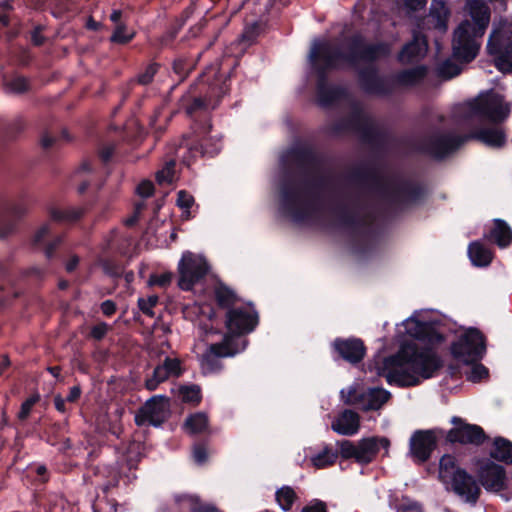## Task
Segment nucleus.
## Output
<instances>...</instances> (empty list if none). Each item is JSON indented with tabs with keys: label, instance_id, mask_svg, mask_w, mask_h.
Segmentation results:
<instances>
[{
	"label": "nucleus",
	"instance_id": "1",
	"mask_svg": "<svg viewBox=\"0 0 512 512\" xmlns=\"http://www.w3.org/2000/svg\"><path fill=\"white\" fill-rule=\"evenodd\" d=\"M348 49L349 53L346 54L328 40L314 41L309 56L311 62L316 65L319 76L318 103L324 108L342 104L350 106L352 114L349 120L337 127V130L353 131L363 142L377 144L385 137L379 125L364 112L362 106L353 100L345 88L328 85L325 73L327 70L340 68L344 63H372L386 58L392 51V45L384 41L368 43L361 33H356L348 39Z\"/></svg>",
	"mask_w": 512,
	"mask_h": 512
},
{
	"label": "nucleus",
	"instance_id": "2",
	"mask_svg": "<svg viewBox=\"0 0 512 512\" xmlns=\"http://www.w3.org/2000/svg\"><path fill=\"white\" fill-rule=\"evenodd\" d=\"M441 366L442 361L432 348L404 343L397 353L383 360L378 374L390 385L411 387L431 378Z\"/></svg>",
	"mask_w": 512,
	"mask_h": 512
},
{
	"label": "nucleus",
	"instance_id": "3",
	"mask_svg": "<svg viewBox=\"0 0 512 512\" xmlns=\"http://www.w3.org/2000/svg\"><path fill=\"white\" fill-rule=\"evenodd\" d=\"M466 8L472 21L464 20L454 31L453 57L469 63L477 56L481 40L490 23V8L482 0H467Z\"/></svg>",
	"mask_w": 512,
	"mask_h": 512
},
{
	"label": "nucleus",
	"instance_id": "4",
	"mask_svg": "<svg viewBox=\"0 0 512 512\" xmlns=\"http://www.w3.org/2000/svg\"><path fill=\"white\" fill-rule=\"evenodd\" d=\"M469 140L479 141L489 147L501 148L506 143V133L501 126L497 125L474 129L464 136L437 132L421 142L417 150L436 159H442Z\"/></svg>",
	"mask_w": 512,
	"mask_h": 512
},
{
	"label": "nucleus",
	"instance_id": "5",
	"mask_svg": "<svg viewBox=\"0 0 512 512\" xmlns=\"http://www.w3.org/2000/svg\"><path fill=\"white\" fill-rule=\"evenodd\" d=\"M356 179L383 199L394 204L413 203L422 195V189L417 185L396 177L386 176L370 166L359 169Z\"/></svg>",
	"mask_w": 512,
	"mask_h": 512
},
{
	"label": "nucleus",
	"instance_id": "6",
	"mask_svg": "<svg viewBox=\"0 0 512 512\" xmlns=\"http://www.w3.org/2000/svg\"><path fill=\"white\" fill-rule=\"evenodd\" d=\"M511 112V104L492 90L480 93L476 98L462 104L457 113L461 122L470 126L479 120H488L498 124L506 120Z\"/></svg>",
	"mask_w": 512,
	"mask_h": 512
},
{
	"label": "nucleus",
	"instance_id": "7",
	"mask_svg": "<svg viewBox=\"0 0 512 512\" xmlns=\"http://www.w3.org/2000/svg\"><path fill=\"white\" fill-rule=\"evenodd\" d=\"M212 125L209 120L202 124L195 123L188 135H183L178 141L176 147V156L186 166L193 164L202 156L213 157L217 155L221 148V139L216 136H210Z\"/></svg>",
	"mask_w": 512,
	"mask_h": 512
},
{
	"label": "nucleus",
	"instance_id": "8",
	"mask_svg": "<svg viewBox=\"0 0 512 512\" xmlns=\"http://www.w3.org/2000/svg\"><path fill=\"white\" fill-rule=\"evenodd\" d=\"M337 447L340 448V457L344 460L354 459L361 465H367L374 461L381 449L388 454L390 441L386 437H367L357 442L350 440L337 441Z\"/></svg>",
	"mask_w": 512,
	"mask_h": 512
},
{
	"label": "nucleus",
	"instance_id": "9",
	"mask_svg": "<svg viewBox=\"0 0 512 512\" xmlns=\"http://www.w3.org/2000/svg\"><path fill=\"white\" fill-rule=\"evenodd\" d=\"M487 50L499 71L512 72V22H499L490 34Z\"/></svg>",
	"mask_w": 512,
	"mask_h": 512
},
{
	"label": "nucleus",
	"instance_id": "10",
	"mask_svg": "<svg viewBox=\"0 0 512 512\" xmlns=\"http://www.w3.org/2000/svg\"><path fill=\"white\" fill-rule=\"evenodd\" d=\"M454 358L464 363H475L486 353V339L483 333L476 328H469L451 345Z\"/></svg>",
	"mask_w": 512,
	"mask_h": 512
},
{
	"label": "nucleus",
	"instance_id": "11",
	"mask_svg": "<svg viewBox=\"0 0 512 512\" xmlns=\"http://www.w3.org/2000/svg\"><path fill=\"white\" fill-rule=\"evenodd\" d=\"M207 260L191 251H185L178 263V286L184 291H190L208 273Z\"/></svg>",
	"mask_w": 512,
	"mask_h": 512
},
{
	"label": "nucleus",
	"instance_id": "12",
	"mask_svg": "<svg viewBox=\"0 0 512 512\" xmlns=\"http://www.w3.org/2000/svg\"><path fill=\"white\" fill-rule=\"evenodd\" d=\"M257 324L258 315L252 306L232 307L226 313V335L234 339V345H238L237 336L252 332Z\"/></svg>",
	"mask_w": 512,
	"mask_h": 512
},
{
	"label": "nucleus",
	"instance_id": "13",
	"mask_svg": "<svg viewBox=\"0 0 512 512\" xmlns=\"http://www.w3.org/2000/svg\"><path fill=\"white\" fill-rule=\"evenodd\" d=\"M245 346L239 348L234 345V339L225 335L220 343L211 344L201 355L199 361L204 374L219 372L222 369L221 358L231 357L243 350Z\"/></svg>",
	"mask_w": 512,
	"mask_h": 512
},
{
	"label": "nucleus",
	"instance_id": "14",
	"mask_svg": "<svg viewBox=\"0 0 512 512\" xmlns=\"http://www.w3.org/2000/svg\"><path fill=\"white\" fill-rule=\"evenodd\" d=\"M169 414L168 398L162 395L153 396L136 412L135 423L140 427L146 425L159 427L167 420Z\"/></svg>",
	"mask_w": 512,
	"mask_h": 512
},
{
	"label": "nucleus",
	"instance_id": "15",
	"mask_svg": "<svg viewBox=\"0 0 512 512\" xmlns=\"http://www.w3.org/2000/svg\"><path fill=\"white\" fill-rule=\"evenodd\" d=\"M391 398V393L384 388H368L358 391L356 388H349L345 403L357 405L363 411L379 410Z\"/></svg>",
	"mask_w": 512,
	"mask_h": 512
},
{
	"label": "nucleus",
	"instance_id": "16",
	"mask_svg": "<svg viewBox=\"0 0 512 512\" xmlns=\"http://www.w3.org/2000/svg\"><path fill=\"white\" fill-rule=\"evenodd\" d=\"M436 446V430H417L409 441V455L415 463L423 464L429 460Z\"/></svg>",
	"mask_w": 512,
	"mask_h": 512
},
{
	"label": "nucleus",
	"instance_id": "17",
	"mask_svg": "<svg viewBox=\"0 0 512 512\" xmlns=\"http://www.w3.org/2000/svg\"><path fill=\"white\" fill-rule=\"evenodd\" d=\"M455 426L447 433L450 443L472 444L479 446L484 443L486 435L482 427L466 423L460 417H453L451 421Z\"/></svg>",
	"mask_w": 512,
	"mask_h": 512
},
{
	"label": "nucleus",
	"instance_id": "18",
	"mask_svg": "<svg viewBox=\"0 0 512 512\" xmlns=\"http://www.w3.org/2000/svg\"><path fill=\"white\" fill-rule=\"evenodd\" d=\"M282 203L285 209L291 212L296 222L304 221L310 210L306 202L304 191L298 184H286L282 189Z\"/></svg>",
	"mask_w": 512,
	"mask_h": 512
},
{
	"label": "nucleus",
	"instance_id": "19",
	"mask_svg": "<svg viewBox=\"0 0 512 512\" xmlns=\"http://www.w3.org/2000/svg\"><path fill=\"white\" fill-rule=\"evenodd\" d=\"M478 477L487 491L499 492L506 488L505 468L491 460H484L480 463Z\"/></svg>",
	"mask_w": 512,
	"mask_h": 512
},
{
	"label": "nucleus",
	"instance_id": "20",
	"mask_svg": "<svg viewBox=\"0 0 512 512\" xmlns=\"http://www.w3.org/2000/svg\"><path fill=\"white\" fill-rule=\"evenodd\" d=\"M182 373L181 360L176 357H166L161 364L154 368L152 375L145 380V388L154 391L161 383L169 378H178Z\"/></svg>",
	"mask_w": 512,
	"mask_h": 512
},
{
	"label": "nucleus",
	"instance_id": "21",
	"mask_svg": "<svg viewBox=\"0 0 512 512\" xmlns=\"http://www.w3.org/2000/svg\"><path fill=\"white\" fill-rule=\"evenodd\" d=\"M305 452V460L311 467L318 470L333 466L340 456V448L336 449L329 444H323L319 448L309 447Z\"/></svg>",
	"mask_w": 512,
	"mask_h": 512
},
{
	"label": "nucleus",
	"instance_id": "22",
	"mask_svg": "<svg viewBox=\"0 0 512 512\" xmlns=\"http://www.w3.org/2000/svg\"><path fill=\"white\" fill-rule=\"evenodd\" d=\"M359 83L362 90L368 94L384 96L392 92L391 83L377 74L374 68H364L359 71Z\"/></svg>",
	"mask_w": 512,
	"mask_h": 512
},
{
	"label": "nucleus",
	"instance_id": "23",
	"mask_svg": "<svg viewBox=\"0 0 512 512\" xmlns=\"http://www.w3.org/2000/svg\"><path fill=\"white\" fill-rule=\"evenodd\" d=\"M451 483L452 490L461 497L465 502L475 504L480 495V488L473 476L465 470L458 472Z\"/></svg>",
	"mask_w": 512,
	"mask_h": 512
},
{
	"label": "nucleus",
	"instance_id": "24",
	"mask_svg": "<svg viewBox=\"0 0 512 512\" xmlns=\"http://www.w3.org/2000/svg\"><path fill=\"white\" fill-rule=\"evenodd\" d=\"M428 51L426 36L418 31H413V38L405 44L398 54V61L401 64H412L420 61Z\"/></svg>",
	"mask_w": 512,
	"mask_h": 512
},
{
	"label": "nucleus",
	"instance_id": "25",
	"mask_svg": "<svg viewBox=\"0 0 512 512\" xmlns=\"http://www.w3.org/2000/svg\"><path fill=\"white\" fill-rule=\"evenodd\" d=\"M333 347L339 356L351 364H357L363 360L366 354V347L362 340L357 338H337Z\"/></svg>",
	"mask_w": 512,
	"mask_h": 512
},
{
	"label": "nucleus",
	"instance_id": "26",
	"mask_svg": "<svg viewBox=\"0 0 512 512\" xmlns=\"http://www.w3.org/2000/svg\"><path fill=\"white\" fill-rule=\"evenodd\" d=\"M331 428L339 435L353 436L359 431L360 417L356 412L346 409L332 422Z\"/></svg>",
	"mask_w": 512,
	"mask_h": 512
},
{
	"label": "nucleus",
	"instance_id": "27",
	"mask_svg": "<svg viewBox=\"0 0 512 512\" xmlns=\"http://www.w3.org/2000/svg\"><path fill=\"white\" fill-rule=\"evenodd\" d=\"M214 91L212 88L211 92ZM219 102V99L213 100L212 93H209L205 98L184 95L181 99V106L185 108L186 114L190 117L194 116L198 112L206 111L208 109H214Z\"/></svg>",
	"mask_w": 512,
	"mask_h": 512
},
{
	"label": "nucleus",
	"instance_id": "28",
	"mask_svg": "<svg viewBox=\"0 0 512 512\" xmlns=\"http://www.w3.org/2000/svg\"><path fill=\"white\" fill-rule=\"evenodd\" d=\"M450 11L443 0H433L428 16L429 24L440 33H445Z\"/></svg>",
	"mask_w": 512,
	"mask_h": 512
},
{
	"label": "nucleus",
	"instance_id": "29",
	"mask_svg": "<svg viewBox=\"0 0 512 512\" xmlns=\"http://www.w3.org/2000/svg\"><path fill=\"white\" fill-rule=\"evenodd\" d=\"M428 69L424 65H419L410 69H405L394 76V82L400 86L411 87L420 83L427 75Z\"/></svg>",
	"mask_w": 512,
	"mask_h": 512
},
{
	"label": "nucleus",
	"instance_id": "30",
	"mask_svg": "<svg viewBox=\"0 0 512 512\" xmlns=\"http://www.w3.org/2000/svg\"><path fill=\"white\" fill-rule=\"evenodd\" d=\"M489 239L499 247L505 248L512 241V231L508 224L501 219L494 220L493 228L490 231Z\"/></svg>",
	"mask_w": 512,
	"mask_h": 512
},
{
	"label": "nucleus",
	"instance_id": "31",
	"mask_svg": "<svg viewBox=\"0 0 512 512\" xmlns=\"http://www.w3.org/2000/svg\"><path fill=\"white\" fill-rule=\"evenodd\" d=\"M468 256L473 265L478 267L488 266L492 261V252L479 241L470 243L468 246Z\"/></svg>",
	"mask_w": 512,
	"mask_h": 512
},
{
	"label": "nucleus",
	"instance_id": "32",
	"mask_svg": "<svg viewBox=\"0 0 512 512\" xmlns=\"http://www.w3.org/2000/svg\"><path fill=\"white\" fill-rule=\"evenodd\" d=\"M490 456L499 462L512 464V443L503 437L495 438Z\"/></svg>",
	"mask_w": 512,
	"mask_h": 512
},
{
	"label": "nucleus",
	"instance_id": "33",
	"mask_svg": "<svg viewBox=\"0 0 512 512\" xmlns=\"http://www.w3.org/2000/svg\"><path fill=\"white\" fill-rule=\"evenodd\" d=\"M457 466L456 458L452 455H443L439 462V477L443 482L449 483L453 478L456 477L458 472H462Z\"/></svg>",
	"mask_w": 512,
	"mask_h": 512
},
{
	"label": "nucleus",
	"instance_id": "34",
	"mask_svg": "<svg viewBox=\"0 0 512 512\" xmlns=\"http://www.w3.org/2000/svg\"><path fill=\"white\" fill-rule=\"evenodd\" d=\"M406 333L415 339L426 340L430 336L432 329L431 325L425 322H421L415 318H408L403 322Z\"/></svg>",
	"mask_w": 512,
	"mask_h": 512
},
{
	"label": "nucleus",
	"instance_id": "35",
	"mask_svg": "<svg viewBox=\"0 0 512 512\" xmlns=\"http://www.w3.org/2000/svg\"><path fill=\"white\" fill-rule=\"evenodd\" d=\"M208 424V416L203 412H197L186 418L184 427L190 434H199L208 429Z\"/></svg>",
	"mask_w": 512,
	"mask_h": 512
},
{
	"label": "nucleus",
	"instance_id": "36",
	"mask_svg": "<svg viewBox=\"0 0 512 512\" xmlns=\"http://www.w3.org/2000/svg\"><path fill=\"white\" fill-rule=\"evenodd\" d=\"M83 215V209L77 207L68 208H52L50 216L53 220L62 223H72L78 220Z\"/></svg>",
	"mask_w": 512,
	"mask_h": 512
},
{
	"label": "nucleus",
	"instance_id": "37",
	"mask_svg": "<svg viewBox=\"0 0 512 512\" xmlns=\"http://www.w3.org/2000/svg\"><path fill=\"white\" fill-rule=\"evenodd\" d=\"M177 146H178V142L173 144V146L171 147V149H173V156L170 157L166 161L164 167L161 170L157 171V173H156V180L159 184L171 183L173 180L175 163L177 160L181 161L176 156V147Z\"/></svg>",
	"mask_w": 512,
	"mask_h": 512
},
{
	"label": "nucleus",
	"instance_id": "38",
	"mask_svg": "<svg viewBox=\"0 0 512 512\" xmlns=\"http://www.w3.org/2000/svg\"><path fill=\"white\" fill-rule=\"evenodd\" d=\"M296 498V493L290 486H283L276 492V501L284 511L291 509Z\"/></svg>",
	"mask_w": 512,
	"mask_h": 512
},
{
	"label": "nucleus",
	"instance_id": "39",
	"mask_svg": "<svg viewBox=\"0 0 512 512\" xmlns=\"http://www.w3.org/2000/svg\"><path fill=\"white\" fill-rule=\"evenodd\" d=\"M436 73L439 78L449 80L461 73V67L452 60L447 59L437 66Z\"/></svg>",
	"mask_w": 512,
	"mask_h": 512
},
{
	"label": "nucleus",
	"instance_id": "40",
	"mask_svg": "<svg viewBox=\"0 0 512 512\" xmlns=\"http://www.w3.org/2000/svg\"><path fill=\"white\" fill-rule=\"evenodd\" d=\"M215 299L217 304L223 308H229L236 300L234 292L224 285H219L215 288Z\"/></svg>",
	"mask_w": 512,
	"mask_h": 512
},
{
	"label": "nucleus",
	"instance_id": "41",
	"mask_svg": "<svg viewBox=\"0 0 512 512\" xmlns=\"http://www.w3.org/2000/svg\"><path fill=\"white\" fill-rule=\"evenodd\" d=\"M135 36L134 32H129L125 24H118L110 37V41L117 44H126Z\"/></svg>",
	"mask_w": 512,
	"mask_h": 512
},
{
	"label": "nucleus",
	"instance_id": "42",
	"mask_svg": "<svg viewBox=\"0 0 512 512\" xmlns=\"http://www.w3.org/2000/svg\"><path fill=\"white\" fill-rule=\"evenodd\" d=\"M180 393L184 402L198 404L201 401V389L198 385L183 386Z\"/></svg>",
	"mask_w": 512,
	"mask_h": 512
},
{
	"label": "nucleus",
	"instance_id": "43",
	"mask_svg": "<svg viewBox=\"0 0 512 512\" xmlns=\"http://www.w3.org/2000/svg\"><path fill=\"white\" fill-rule=\"evenodd\" d=\"M4 86L7 92L22 93L28 89L29 84L26 78L18 76L5 81Z\"/></svg>",
	"mask_w": 512,
	"mask_h": 512
},
{
	"label": "nucleus",
	"instance_id": "44",
	"mask_svg": "<svg viewBox=\"0 0 512 512\" xmlns=\"http://www.w3.org/2000/svg\"><path fill=\"white\" fill-rule=\"evenodd\" d=\"M159 298L157 295H150L147 298L138 299V307L141 312L149 317L154 316L153 308L157 305Z\"/></svg>",
	"mask_w": 512,
	"mask_h": 512
},
{
	"label": "nucleus",
	"instance_id": "45",
	"mask_svg": "<svg viewBox=\"0 0 512 512\" xmlns=\"http://www.w3.org/2000/svg\"><path fill=\"white\" fill-rule=\"evenodd\" d=\"M259 30H260V26L257 22H253V23L247 25L241 34V37H240L241 42L250 45L258 36Z\"/></svg>",
	"mask_w": 512,
	"mask_h": 512
},
{
	"label": "nucleus",
	"instance_id": "46",
	"mask_svg": "<svg viewBox=\"0 0 512 512\" xmlns=\"http://www.w3.org/2000/svg\"><path fill=\"white\" fill-rule=\"evenodd\" d=\"M40 400V395L39 394H34L32 396H30L29 398H27L22 404H21V408H20V411L18 413V418L20 420H26L28 418V416L30 415L31 413V410L33 408V406Z\"/></svg>",
	"mask_w": 512,
	"mask_h": 512
},
{
	"label": "nucleus",
	"instance_id": "47",
	"mask_svg": "<svg viewBox=\"0 0 512 512\" xmlns=\"http://www.w3.org/2000/svg\"><path fill=\"white\" fill-rule=\"evenodd\" d=\"M488 375L487 368L482 364H475L471 367L469 373H467L466 378L472 382H478L485 378Z\"/></svg>",
	"mask_w": 512,
	"mask_h": 512
},
{
	"label": "nucleus",
	"instance_id": "48",
	"mask_svg": "<svg viewBox=\"0 0 512 512\" xmlns=\"http://www.w3.org/2000/svg\"><path fill=\"white\" fill-rule=\"evenodd\" d=\"M158 70L157 64H150L146 67L145 71L138 76V82L140 84H149Z\"/></svg>",
	"mask_w": 512,
	"mask_h": 512
},
{
	"label": "nucleus",
	"instance_id": "49",
	"mask_svg": "<svg viewBox=\"0 0 512 512\" xmlns=\"http://www.w3.org/2000/svg\"><path fill=\"white\" fill-rule=\"evenodd\" d=\"M110 327L107 323L101 322L91 328L90 335L93 339L102 340L108 333Z\"/></svg>",
	"mask_w": 512,
	"mask_h": 512
},
{
	"label": "nucleus",
	"instance_id": "50",
	"mask_svg": "<svg viewBox=\"0 0 512 512\" xmlns=\"http://www.w3.org/2000/svg\"><path fill=\"white\" fill-rule=\"evenodd\" d=\"M172 281V274L171 273H163L160 275H151L149 278V284L150 285H156L160 287H166L168 286Z\"/></svg>",
	"mask_w": 512,
	"mask_h": 512
},
{
	"label": "nucleus",
	"instance_id": "51",
	"mask_svg": "<svg viewBox=\"0 0 512 512\" xmlns=\"http://www.w3.org/2000/svg\"><path fill=\"white\" fill-rule=\"evenodd\" d=\"M153 192L154 184L149 180H143L136 188V193L143 198L152 196Z\"/></svg>",
	"mask_w": 512,
	"mask_h": 512
},
{
	"label": "nucleus",
	"instance_id": "52",
	"mask_svg": "<svg viewBox=\"0 0 512 512\" xmlns=\"http://www.w3.org/2000/svg\"><path fill=\"white\" fill-rule=\"evenodd\" d=\"M12 6L9 2V0H5L3 2H0V27L1 26H7L9 23V12L11 11Z\"/></svg>",
	"mask_w": 512,
	"mask_h": 512
},
{
	"label": "nucleus",
	"instance_id": "53",
	"mask_svg": "<svg viewBox=\"0 0 512 512\" xmlns=\"http://www.w3.org/2000/svg\"><path fill=\"white\" fill-rule=\"evenodd\" d=\"M301 512H328V510L326 504L323 501L314 500L303 507Z\"/></svg>",
	"mask_w": 512,
	"mask_h": 512
},
{
	"label": "nucleus",
	"instance_id": "54",
	"mask_svg": "<svg viewBox=\"0 0 512 512\" xmlns=\"http://www.w3.org/2000/svg\"><path fill=\"white\" fill-rule=\"evenodd\" d=\"M193 202V197L186 191L182 190L178 192L177 204L179 207L189 209L193 205Z\"/></svg>",
	"mask_w": 512,
	"mask_h": 512
},
{
	"label": "nucleus",
	"instance_id": "55",
	"mask_svg": "<svg viewBox=\"0 0 512 512\" xmlns=\"http://www.w3.org/2000/svg\"><path fill=\"white\" fill-rule=\"evenodd\" d=\"M174 499H175V502L178 504H182L183 502H188L190 509L192 506H196L199 504V498L194 495L179 494V495H175Z\"/></svg>",
	"mask_w": 512,
	"mask_h": 512
},
{
	"label": "nucleus",
	"instance_id": "56",
	"mask_svg": "<svg viewBox=\"0 0 512 512\" xmlns=\"http://www.w3.org/2000/svg\"><path fill=\"white\" fill-rule=\"evenodd\" d=\"M427 0H404V6L409 11H418L424 9Z\"/></svg>",
	"mask_w": 512,
	"mask_h": 512
},
{
	"label": "nucleus",
	"instance_id": "57",
	"mask_svg": "<svg viewBox=\"0 0 512 512\" xmlns=\"http://www.w3.org/2000/svg\"><path fill=\"white\" fill-rule=\"evenodd\" d=\"M50 230L49 224H45L42 227L38 229V231L35 233L33 241L35 245L41 244L43 239L48 235Z\"/></svg>",
	"mask_w": 512,
	"mask_h": 512
},
{
	"label": "nucleus",
	"instance_id": "58",
	"mask_svg": "<svg viewBox=\"0 0 512 512\" xmlns=\"http://www.w3.org/2000/svg\"><path fill=\"white\" fill-rule=\"evenodd\" d=\"M173 69L175 73L182 76L186 74V72L190 69V65L186 63L183 59H178L173 64Z\"/></svg>",
	"mask_w": 512,
	"mask_h": 512
},
{
	"label": "nucleus",
	"instance_id": "59",
	"mask_svg": "<svg viewBox=\"0 0 512 512\" xmlns=\"http://www.w3.org/2000/svg\"><path fill=\"white\" fill-rule=\"evenodd\" d=\"M101 311L105 316H111L116 312V304L112 300H105L101 304Z\"/></svg>",
	"mask_w": 512,
	"mask_h": 512
},
{
	"label": "nucleus",
	"instance_id": "60",
	"mask_svg": "<svg viewBox=\"0 0 512 512\" xmlns=\"http://www.w3.org/2000/svg\"><path fill=\"white\" fill-rule=\"evenodd\" d=\"M397 512H423L422 507L416 502H409L401 505Z\"/></svg>",
	"mask_w": 512,
	"mask_h": 512
},
{
	"label": "nucleus",
	"instance_id": "61",
	"mask_svg": "<svg viewBox=\"0 0 512 512\" xmlns=\"http://www.w3.org/2000/svg\"><path fill=\"white\" fill-rule=\"evenodd\" d=\"M193 456L196 462L203 463L207 459L206 449L203 446H195Z\"/></svg>",
	"mask_w": 512,
	"mask_h": 512
},
{
	"label": "nucleus",
	"instance_id": "62",
	"mask_svg": "<svg viewBox=\"0 0 512 512\" xmlns=\"http://www.w3.org/2000/svg\"><path fill=\"white\" fill-rule=\"evenodd\" d=\"M26 210H27L26 207L22 204L14 205L9 208L8 216L9 217H19V216L23 215L26 212Z\"/></svg>",
	"mask_w": 512,
	"mask_h": 512
},
{
	"label": "nucleus",
	"instance_id": "63",
	"mask_svg": "<svg viewBox=\"0 0 512 512\" xmlns=\"http://www.w3.org/2000/svg\"><path fill=\"white\" fill-rule=\"evenodd\" d=\"M81 396V389L79 386H73L69 390V394L66 397V400L68 402H75L77 401Z\"/></svg>",
	"mask_w": 512,
	"mask_h": 512
},
{
	"label": "nucleus",
	"instance_id": "64",
	"mask_svg": "<svg viewBox=\"0 0 512 512\" xmlns=\"http://www.w3.org/2000/svg\"><path fill=\"white\" fill-rule=\"evenodd\" d=\"M192 512H220L216 507L211 505H200V503L196 506L191 507Z\"/></svg>",
	"mask_w": 512,
	"mask_h": 512
}]
</instances>
